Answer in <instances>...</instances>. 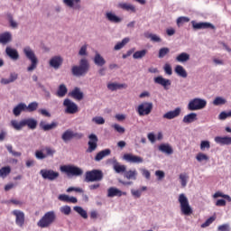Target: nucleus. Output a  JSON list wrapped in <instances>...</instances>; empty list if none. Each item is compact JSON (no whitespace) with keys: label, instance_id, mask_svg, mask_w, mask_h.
Here are the masks:
<instances>
[{"label":"nucleus","instance_id":"nucleus-1","mask_svg":"<svg viewBox=\"0 0 231 231\" xmlns=\"http://www.w3.org/2000/svg\"><path fill=\"white\" fill-rule=\"evenodd\" d=\"M89 71V61L86 59H81L79 66L74 65L71 69V73L74 77H84Z\"/></svg>","mask_w":231,"mask_h":231},{"label":"nucleus","instance_id":"nucleus-2","mask_svg":"<svg viewBox=\"0 0 231 231\" xmlns=\"http://www.w3.org/2000/svg\"><path fill=\"white\" fill-rule=\"evenodd\" d=\"M55 219H57L55 211H48L38 221L37 226H40V228H48V226H51V225L55 223Z\"/></svg>","mask_w":231,"mask_h":231},{"label":"nucleus","instance_id":"nucleus-3","mask_svg":"<svg viewBox=\"0 0 231 231\" xmlns=\"http://www.w3.org/2000/svg\"><path fill=\"white\" fill-rule=\"evenodd\" d=\"M178 200L180 205L181 214H183V216H191L193 210L192 208L190 207V204L189 203V199H187V196L181 193L179 195Z\"/></svg>","mask_w":231,"mask_h":231},{"label":"nucleus","instance_id":"nucleus-4","mask_svg":"<svg viewBox=\"0 0 231 231\" xmlns=\"http://www.w3.org/2000/svg\"><path fill=\"white\" fill-rule=\"evenodd\" d=\"M102 180H104V173L100 170H92L85 173V181L87 183L102 181Z\"/></svg>","mask_w":231,"mask_h":231},{"label":"nucleus","instance_id":"nucleus-5","mask_svg":"<svg viewBox=\"0 0 231 231\" xmlns=\"http://www.w3.org/2000/svg\"><path fill=\"white\" fill-rule=\"evenodd\" d=\"M61 172H65L67 176H82L84 174V171L74 165H63L60 168Z\"/></svg>","mask_w":231,"mask_h":231},{"label":"nucleus","instance_id":"nucleus-6","mask_svg":"<svg viewBox=\"0 0 231 231\" xmlns=\"http://www.w3.org/2000/svg\"><path fill=\"white\" fill-rule=\"evenodd\" d=\"M207 107V100L196 97L189 101L188 104L189 111H199V109H205Z\"/></svg>","mask_w":231,"mask_h":231},{"label":"nucleus","instance_id":"nucleus-7","mask_svg":"<svg viewBox=\"0 0 231 231\" xmlns=\"http://www.w3.org/2000/svg\"><path fill=\"white\" fill-rule=\"evenodd\" d=\"M23 53L32 62L31 66L27 68V70L33 71V69L37 68V63L39 62L37 57H35V52H33L30 47H25L23 49Z\"/></svg>","mask_w":231,"mask_h":231},{"label":"nucleus","instance_id":"nucleus-8","mask_svg":"<svg viewBox=\"0 0 231 231\" xmlns=\"http://www.w3.org/2000/svg\"><path fill=\"white\" fill-rule=\"evenodd\" d=\"M152 102H143L141 103L136 109L139 116H147L152 113Z\"/></svg>","mask_w":231,"mask_h":231},{"label":"nucleus","instance_id":"nucleus-9","mask_svg":"<svg viewBox=\"0 0 231 231\" xmlns=\"http://www.w3.org/2000/svg\"><path fill=\"white\" fill-rule=\"evenodd\" d=\"M40 174L43 180H48L49 181H55L60 176L59 171L53 170L42 169L40 171Z\"/></svg>","mask_w":231,"mask_h":231},{"label":"nucleus","instance_id":"nucleus-10","mask_svg":"<svg viewBox=\"0 0 231 231\" xmlns=\"http://www.w3.org/2000/svg\"><path fill=\"white\" fill-rule=\"evenodd\" d=\"M63 106L66 107L65 113L68 115H75V113H79V106L69 98L64 99Z\"/></svg>","mask_w":231,"mask_h":231},{"label":"nucleus","instance_id":"nucleus-11","mask_svg":"<svg viewBox=\"0 0 231 231\" xmlns=\"http://www.w3.org/2000/svg\"><path fill=\"white\" fill-rule=\"evenodd\" d=\"M88 149L86 150V152L91 153L95 152L97 151V148L98 147V137L95 134H91L88 135Z\"/></svg>","mask_w":231,"mask_h":231},{"label":"nucleus","instance_id":"nucleus-12","mask_svg":"<svg viewBox=\"0 0 231 231\" xmlns=\"http://www.w3.org/2000/svg\"><path fill=\"white\" fill-rule=\"evenodd\" d=\"M193 30H207V28H211V30H216V26L210 23L191 21Z\"/></svg>","mask_w":231,"mask_h":231},{"label":"nucleus","instance_id":"nucleus-13","mask_svg":"<svg viewBox=\"0 0 231 231\" xmlns=\"http://www.w3.org/2000/svg\"><path fill=\"white\" fill-rule=\"evenodd\" d=\"M123 159L129 163H143V158L138 155H134L133 153H125L123 156Z\"/></svg>","mask_w":231,"mask_h":231},{"label":"nucleus","instance_id":"nucleus-14","mask_svg":"<svg viewBox=\"0 0 231 231\" xmlns=\"http://www.w3.org/2000/svg\"><path fill=\"white\" fill-rule=\"evenodd\" d=\"M13 216H15V223L18 226H24V212L14 209L12 212Z\"/></svg>","mask_w":231,"mask_h":231},{"label":"nucleus","instance_id":"nucleus-15","mask_svg":"<svg viewBox=\"0 0 231 231\" xmlns=\"http://www.w3.org/2000/svg\"><path fill=\"white\" fill-rule=\"evenodd\" d=\"M116 196L117 198H121V196H127V192L122 191L115 187H110L107 189V198H115Z\"/></svg>","mask_w":231,"mask_h":231},{"label":"nucleus","instance_id":"nucleus-16","mask_svg":"<svg viewBox=\"0 0 231 231\" xmlns=\"http://www.w3.org/2000/svg\"><path fill=\"white\" fill-rule=\"evenodd\" d=\"M62 62H64V59H62V57L54 56L50 60L49 64L51 68H53L54 69H59V68L62 66Z\"/></svg>","mask_w":231,"mask_h":231},{"label":"nucleus","instance_id":"nucleus-17","mask_svg":"<svg viewBox=\"0 0 231 231\" xmlns=\"http://www.w3.org/2000/svg\"><path fill=\"white\" fill-rule=\"evenodd\" d=\"M180 115H181V108L177 107L174 110L165 113L162 116V118H165L166 120H172L174 118H178V116H180Z\"/></svg>","mask_w":231,"mask_h":231},{"label":"nucleus","instance_id":"nucleus-18","mask_svg":"<svg viewBox=\"0 0 231 231\" xmlns=\"http://www.w3.org/2000/svg\"><path fill=\"white\" fill-rule=\"evenodd\" d=\"M154 83L162 86L164 89H169V86H171V79H167L162 76L154 78Z\"/></svg>","mask_w":231,"mask_h":231},{"label":"nucleus","instance_id":"nucleus-19","mask_svg":"<svg viewBox=\"0 0 231 231\" xmlns=\"http://www.w3.org/2000/svg\"><path fill=\"white\" fill-rule=\"evenodd\" d=\"M63 3L69 8H73V10H79L80 0H63Z\"/></svg>","mask_w":231,"mask_h":231},{"label":"nucleus","instance_id":"nucleus-20","mask_svg":"<svg viewBox=\"0 0 231 231\" xmlns=\"http://www.w3.org/2000/svg\"><path fill=\"white\" fill-rule=\"evenodd\" d=\"M8 42H12V33L10 32H5L0 34V44L4 46L8 44Z\"/></svg>","mask_w":231,"mask_h":231},{"label":"nucleus","instance_id":"nucleus-21","mask_svg":"<svg viewBox=\"0 0 231 231\" xmlns=\"http://www.w3.org/2000/svg\"><path fill=\"white\" fill-rule=\"evenodd\" d=\"M69 97L75 100H82V98H84V93L80 91L78 87H76L71 92H69Z\"/></svg>","mask_w":231,"mask_h":231},{"label":"nucleus","instance_id":"nucleus-22","mask_svg":"<svg viewBox=\"0 0 231 231\" xmlns=\"http://www.w3.org/2000/svg\"><path fill=\"white\" fill-rule=\"evenodd\" d=\"M59 126V123L52 122L51 124H46L44 121L40 123V127L43 131H51V129H55Z\"/></svg>","mask_w":231,"mask_h":231},{"label":"nucleus","instance_id":"nucleus-23","mask_svg":"<svg viewBox=\"0 0 231 231\" xmlns=\"http://www.w3.org/2000/svg\"><path fill=\"white\" fill-rule=\"evenodd\" d=\"M215 142L216 143H219L220 145H231V137L216 136Z\"/></svg>","mask_w":231,"mask_h":231},{"label":"nucleus","instance_id":"nucleus-24","mask_svg":"<svg viewBox=\"0 0 231 231\" xmlns=\"http://www.w3.org/2000/svg\"><path fill=\"white\" fill-rule=\"evenodd\" d=\"M118 8L125 10V12H132L133 14L136 13V7L131 4L120 3L118 4Z\"/></svg>","mask_w":231,"mask_h":231},{"label":"nucleus","instance_id":"nucleus-25","mask_svg":"<svg viewBox=\"0 0 231 231\" xmlns=\"http://www.w3.org/2000/svg\"><path fill=\"white\" fill-rule=\"evenodd\" d=\"M106 17L107 21H109L110 23H115L116 24H117L118 23H122V18H120L119 16H116L115 13L107 12L106 14Z\"/></svg>","mask_w":231,"mask_h":231},{"label":"nucleus","instance_id":"nucleus-26","mask_svg":"<svg viewBox=\"0 0 231 231\" xmlns=\"http://www.w3.org/2000/svg\"><path fill=\"white\" fill-rule=\"evenodd\" d=\"M126 88H127V84H125V83H123V84H120V83H108L107 84V88L110 91H116V89H126Z\"/></svg>","mask_w":231,"mask_h":231},{"label":"nucleus","instance_id":"nucleus-27","mask_svg":"<svg viewBox=\"0 0 231 231\" xmlns=\"http://www.w3.org/2000/svg\"><path fill=\"white\" fill-rule=\"evenodd\" d=\"M26 125L29 129H37V120L33 118L23 119V126L26 127Z\"/></svg>","mask_w":231,"mask_h":231},{"label":"nucleus","instance_id":"nucleus-28","mask_svg":"<svg viewBox=\"0 0 231 231\" xmlns=\"http://www.w3.org/2000/svg\"><path fill=\"white\" fill-rule=\"evenodd\" d=\"M109 154H111L110 149L102 150L101 152H97V155L95 156V162H100L104 160L106 156H109Z\"/></svg>","mask_w":231,"mask_h":231},{"label":"nucleus","instance_id":"nucleus-29","mask_svg":"<svg viewBox=\"0 0 231 231\" xmlns=\"http://www.w3.org/2000/svg\"><path fill=\"white\" fill-rule=\"evenodd\" d=\"M23 111H26V104L20 103L13 109V115L19 116Z\"/></svg>","mask_w":231,"mask_h":231},{"label":"nucleus","instance_id":"nucleus-30","mask_svg":"<svg viewBox=\"0 0 231 231\" xmlns=\"http://www.w3.org/2000/svg\"><path fill=\"white\" fill-rule=\"evenodd\" d=\"M196 120H198V114L190 113L183 117L182 122L184 124H192V122H196Z\"/></svg>","mask_w":231,"mask_h":231},{"label":"nucleus","instance_id":"nucleus-31","mask_svg":"<svg viewBox=\"0 0 231 231\" xmlns=\"http://www.w3.org/2000/svg\"><path fill=\"white\" fill-rule=\"evenodd\" d=\"M5 53L8 55V57L13 59V60H17V59H19V52H17V51L15 49L7 47L5 49Z\"/></svg>","mask_w":231,"mask_h":231},{"label":"nucleus","instance_id":"nucleus-32","mask_svg":"<svg viewBox=\"0 0 231 231\" xmlns=\"http://www.w3.org/2000/svg\"><path fill=\"white\" fill-rule=\"evenodd\" d=\"M137 176H138V171L136 170H129L128 171H125L124 174V178H126V180H136Z\"/></svg>","mask_w":231,"mask_h":231},{"label":"nucleus","instance_id":"nucleus-33","mask_svg":"<svg viewBox=\"0 0 231 231\" xmlns=\"http://www.w3.org/2000/svg\"><path fill=\"white\" fill-rule=\"evenodd\" d=\"M67 94H68V88H66V85L64 84L60 85L56 92L57 97H59L60 98H62L66 97Z\"/></svg>","mask_w":231,"mask_h":231},{"label":"nucleus","instance_id":"nucleus-34","mask_svg":"<svg viewBox=\"0 0 231 231\" xmlns=\"http://www.w3.org/2000/svg\"><path fill=\"white\" fill-rule=\"evenodd\" d=\"M94 63L96 64V66L102 67L106 65V60L99 53H96L94 57Z\"/></svg>","mask_w":231,"mask_h":231},{"label":"nucleus","instance_id":"nucleus-35","mask_svg":"<svg viewBox=\"0 0 231 231\" xmlns=\"http://www.w3.org/2000/svg\"><path fill=\"white\" fill-rule=\"evenodd\" d=\"M175 73H177L179 77H182V79H187L188 77L187 70H185V69L181 65H177L175 67Z\"/></svg>","mask_w":231,"mask_h":231},{"label":"nucleus","instance_id":"nucleus-36","mask_svg":"<svg viewBox=\"0 0 231 231\" xmlns=\"http://www.w3.org/2000/svg\"><path fill=\"white\" fill-rule=\"evenodd\" d=\"M61 139L63 140V142H69L70 140H73V130L71 129L66 130L62 134Z\"/></svg>","mask_w":231,"mask_h":231},{"label":"nucleus","instance_id":"nucleus-37","mask_svg":"<svg viewBox=\"0 0 231 231\" xmlns=\"http://www.w3.org/2000/svg\"><path fill=\"white\" fill-rule=\"evenodd\" d=\"M159 151H161V152H165V154H172V152H174V150H172V147L169 144H161L159 146Z\"/></svg>","mask_w":231,"mask_h":231},{"label":"nucleus","instance_id":"nucleus-38","mask_svg":"<svg viewBox=\"0 0 231 231\" xmlns=\"http://www.w3.org/2000/svg\"><path fill=\"white\" fill-rule=\"evenodd\" d=\"M177 62H188L190 60V55L187 52H182L176 57Z\"/></svg>","mask_w":231,"mask_h":231},{"label":"nucleus","instance_id":"nucleus-39","mask_svg":"<svg viewBox=\"0 0 231 231\" xmlns=\"http://www.w3.org/2000/svg\"><path fill=\"white\" fill-rule=\"evenodd\" d=\"M11 125L14 127V129H16V131H21V129L24 127V119L21 120L20 122L12 120Z\"/></svg>","mask_w":231,"mask_h":231},{"label":"nucleus","instance_id":"nucleus-40","mask_svg":"<svg viewBox=\"0 0 231 231\" xmlns=\"http://www.w3.org/2000/svg\"><path fill=\"white\" fill-rule=\"evenodd\" d=\"M11 172L12 168H10V166L2 167L0 169V178H3L5 180V178H6V176H8V174H10Z\"/></svg>","mask_w":231,"mask_h":231},{"label":"nucleus","instance_id":"nucleus-41","mask_svg":"<svg viewBox=\"0 0 231 231\" xmlns=\"http://www.w3.org/2000/svg\"><path fill=\"white\" fill-rule=\"evenodd\" d=\"M129 41H130L129 38L123 39L122 42H120L115 45L114 50L116 51H118V50H122V48H124V46H125V44H127V42H129Z\"/></svg>","mask_w":231,"mask_h":231},{"label":"nucleus","instance_id":"nucleus-42","mask_svg":"<svg viewBox=\"0 0 231 231\" xmlns=\"http://www.w3.org/2000/svg\"><path fill=\"white\" fill-rule=\"evenodd\" d=\"M126 167L125 165H121L120 163L116 162V164H114V171L117 173L120 174L122 172H125L126 171Z\"/></svg>","mask_w":231,"mask_h":231},{"label":"nucleus","instance_id":"nucleus-43","mask_svg":"<svg viewBox=\"0 0 231 231\" xmlns=\"http://www.w3.org/2000/svg\"><path fill=\"white\" fill-rule=\"evenodd\" d=\"M74 210L75 212H78V214H79V216H81L83 219H88V212H86L84 208H82L81 207L76 206L74 207Z\"/></svg>","mask_w":231,"mask_h":231},{"label":"nucleus","instance_id":"nucleus-44","mask_svg":"<svg viewBox=\"0 0 231 231\" xmlns=\"http://www.w3.org/2000/svg\"><path fill=\"white\" fill-rule=\"evenodd\" d=\"M39 107V103L37 102H32L28 106H26L25 110H27L29 113H33V111H37V108Z\"/></svg>","mask_w":231,"mask_h":231},{"label":"nucleus","instance_id":"nucleus-45","mask_svg":"<svg viewBox=\"0 0 231 231\" xmlns=\"http://www.w3.org/2000/svg\"><path fill=\"white\" fill-rule=\"evenodd\" d=\"M169 53H171V50L169 48H167V47L161 48L159 50L158 58L163 59L166 55H169Z\"/></svg>","mask_w":231,"mask_h":231},{"label":"nucleus","instance_id":"nucleus-46","mask_svg":"<svg viewBox=\"0 0 231 231\" xmlns=\"http://www.w3.org/2000/svg\"><path fill=\"white\" fill-rule=\"evenodd\" d=\"M147 55V50L137 51L133 54L134 59H143Z\"/></svg>","mask_w":231,"mask_h":231},{"label":"nucleus","instance_id":"nucleus-47","mask_svg":"<svg viewBox=\"0 0 231 231\" xmlns=\"http://www.w3.org/2000/svg\"><path fill=\"white\" fill-rule=\"evenodd\" d=\"M179 178L180 180L181 187H183V188L187 187V181L189 180V175H187V173H180Z\"/></svg>","mask_w":231,"mask_h":231},{"label":"nucleus","instance_id":"nucleus-48","mask_svg":"<svg viewBox=\"0 0 231 231\" xmlns=\"http://www.w3.org/2000/svg\"><path fill=\"white\" fill-rule=\"evenodd\" d=\"M43 151H45V156L46 158H48V156H51V158H53L55 152H57V151L50 146H46Z\"/></svg>","mask_w":231,"mask_h":231},{"label":"nucleus","instance_id":"nucleus-49","mask_svg":"<svg viewBox=\"0 0 231 231\" xmlns=\"http://www.w3.org/2000/svg\"><path fill=\"white\" fill-rule=\"evenodd\" d=\"M213 198L216 199L217 198H224V199H226L227 201H231V198L229 195H225L223 192L221 191H217L214 195Z\"/></svg>","mask_w":231,"mask_h":231},{"label":"nucleus","instance_id":"nucleus-50","mask_svg":"<svg viewBox=\"0 0 231 231\" xmlns=\"http://www.w3.org/2000/svg\"><path fill=\"white\" fill-rule=\"evenodd\" d=\"M196 160L199 162H208L209 158L208 155L203 152H199L196 156Z\"/></svg>","mask_w":231,"mask_h":231},{"label":"nucleus","instance_id":"nucleus-51","mask_svg":"<svg viewBox=\"0 0 231 231\" xmlns=\"http://www.w3.org/2000/svg\"><path fill=\"white\" fill-rule=\"evenodd\" d=\"M190 21V18L187 16H180L177 19V26H181V24H185V23H189Z\"/></svg>","mask_w":231,"mask_h":231},{"label":"nucleus","instance_id":"nucleus-52","mask_svg":"<svg viewBox=\"0 0 231 231\" xmlns=\"http://www.w3.org/2000/svg\"><path fill=\"white\" fill-rule=\"evenodd\" d=\"M225 104H226V100L225 98L219 97H216L213 101L214 106H223Z\"/></svg>","mask_w":231,"mask_h":231},{"label":"nucleus","instance_id":"nucleus-53","mask_svg":"<svg viewBox=\"0 0 231 231\" xmlns=\"http://www.w3.org/2000/svg\"><path fill=\"white\" fill-rule=\"evenodd\" d=\"M214 221H216V217H210L205 221V223L201 225V228H207V226H210V225H212Z\"/></svg>","mask_w":231,"mask_h":231},{"label":"nucleus","instance_id":"nucleus-54","mask_svg":"<svg viewBox=\"0 0 231 231\" xmlns=\"http://www.w3.org/2000/svg\"><path fill=\"white\" fill-rule=\"evenodd\" d=\"M92 122H95L97 125H104L106 124V120L102 116H96L92 119Z\"/></svg>","mask_w":231,"mask_h":231},{"label":"nucleus","instance_id":"nucleus-55","mask_svg":"<svg viewBox=\"0 0 231 231\" xmlns=\"http://www.w3.org/2000/svg\"><path fill=\"white\" fill-rule=\"evenodd\" d=\"M60 212L65 214V216H69L71 214V208L69 206L61 207Z\"/></svg>","mask_w":231,"mask_h":231},{"label":"nucleus","instance_id":"nucleus-56","mask_svg":"<svg viewBox=\"0 0 231 231\" xmlns=\"http://www.w3.org/2000/svg\"><path fill=\"white\" fill-rule=\"evenodd\" d=\"M231 116V110L229 112H221L218 116L219 120H226V118Z\"/></svg>","mask_w":231,"mask_h":231},{"label":"nucleus","instance_id":"nucleus-57","mask_svg":"<svg viewBox=\"0 0 231 231\" xmlns=\"http://www.w3.org/2000/svg\"><path fill=\"white\" fill-rule=\"evenodd\" d=\"M114 129L117 132L120 133L121 134H124V133H125V128L120 126V125L118 124H115L113 125Z\"/></svg>","mask_w":231,"mask_h":231},{"label":"nucleus","instance_id":"nucleus-58","mask_svg":"<svg viewBox=\"0 0 231 231\" xmlns=\"http://www.w3.org/2000/svg\"><path fill=\"white\" fill-rule=\"evenodd\" d=\"M210 148V142L208 141H201L200 143V150L205 151V149Z\"/></svg>","mask_w":231,"mask_h":231},{"label":"nucleus","instance_id":"nucleus-59","mask_svg":"<svg viewBox=\"0 0 231 231\" xmlns=\"http://www.w3.org/2000/svg\"><path fill=\"white\" fill-rule=\"evenodd\" d=\"M35 157L37 158V160H44L46 159V154L42 152V151H36Z\"/></svg>","mask_w":231,"mask_h":231},{"label":"nucleus","instance_id":"nucleus-60","mask_svg":"<svg viewBox=\"0 0 231 231\" xmlns=\"http://www.w3.org/2000/svg\"><path fill=\"white\" fill-rule=\"evenodd\" d=\"M166 75H172V67H171V64L166 63L163 68Z\"/></svg>","mask_w":231,"mask_h":231},{"label":"nucleus","instance_id":"nucleus-61","mask_svg":"<svg viewBox=\"0 0 231 231\" xmlns=\"http://www.w3.org/2000/svg\"><path fill=\"white\" fill-rule=\"evenodd\" d=\"M149 38L151 41H152V42H162V38L156 34H150Z\"/></svg>","mask_w":231,"mask_h":231},{"label":"nucleus","instance_id":"nucleus-62","mask_svg":"<svg viewBox=\"0 0 231 231\" xmlns=\"http://www.w3.org/2000/svg\"><path fill=\"white\" fill-rule=\"evenodd\" d=\"M218 231H230V225L228 224H224L218 226L217 228Z\"/></svg>","mask_w":231,"mask_h":231},{"label":"nucleus","instance_id":"nucleus-63","mask_svg":"<svg viewBox=\"0 0 231 231\" xmlns=\"http://www.w3.org/2000/svg\"><path fill=\"white\" fill-rule=\"evenodd\" d=\"M131 194H132V196H134V198H140L142 196V190H140V189H132Z\"/></svg>","mask_w":231,"mask_h":231},{"label":"nucleus","instance_id":"nucleus-64","mask_svg":"<svg viewBox=\"0 0 231 231\" xmlns=\"http://www.w3.org/2000/svg\"><path fill=\"white\" fill-rule=\"evenodd\" d=\"M58 199H60V201H64L65 203H68L69 199V196L66 195V194H60Z\"/></svg>","mask_w":231,"mask_h":231}]
</instances>
